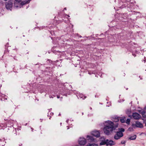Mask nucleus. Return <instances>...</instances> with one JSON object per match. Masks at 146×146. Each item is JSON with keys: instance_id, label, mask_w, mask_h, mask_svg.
Returning <instances> with one entry per match:
<instances>
[{"instance_id": "nucleus-42", "label": "nucleus", "mask_w": 146, "mask_h": 146, "mask_svg": "<svg viewBox=\"0 0 146 146\" xmlns=\"http://www.w3.org/2000/svg\"><path fill=\"white\" fill-rule=\"evenodd\" d=\"M5 98V99H6V100H7V98Z\"/></svg>"}, {"instance_id": "nucleus-5", "label": "nucleus", "mask_w": 146, "mask_h": 146, "mask_svg": "<svg viewBox=\"0 0 146 146\" xmlns=\"http://www.w3.org/2000/svg\"><path fill=\"white\" fill-rule=\"evenodd\" d=\"M92 135L96 137H99L100 136V132L99 131L95 130L92 131Z\"/></svg>"}, {"instance_id": "nucleus-30", "label": "nucleus", "mask_w": 146, "mask_h": 146, "mask_svg": "<svg viewBox=\"0 0 146 146\" xmlns=\"http://www.w3.org/2000/svg\"><path fill=\"white\" fill-rule=\"evenodd\" d=\"M131 129H133L132 128H129L128 129L129 131H131Z\"/></svg>"}, {"instance_id": "nucleus-36", "label": "nucleus", "mask_w": 146, "mask_h": 146, "mask_svg": "<svg viewBox=\"0 0 146 146\" xmlns=\"http://www.w3.org/2000/svg\"><path fill=\"white\" fill-rule=\"evenodd\" d=\"M61 115V114L60 113H59L58 115L59 116H60Z\"/></svg>"}, {"instance_id": "nucleus-19", "label": "nucleus", "mask_w": 146, "mask_h": 146, "mask_svg": "<svg viewBox=\"0 0 146 146\" xmlns=\"http://www.w3.org/2000/svg\"><path fill=\"white\" fill-rule=\"evenodd\" d=\"M14 129L15 130V133H14L16 134V135H17V131H18L19 129L18 128L17 129L15 128Z\"/></svg>"}, {"instance_id": "nucleus-21", "label": "nucleus", "mask_w": 146, "mask_h": 146, "mask_svg": "<svg viewBox=\"0 0 146 146\" xmlns=\"http://www.w3.org/2000/svg\"><path fill=\"white\" fill-rule=\"evenodd\" d=\"M9 50L8 49V48H7V50H5L4 51V53H6L7 52H9Z\"/></svg>"}, {"instance_id": "nucleus-35", "label": "nucleus", "mask_w": 146, "mask_h": 146, "mask_svg": "<svg viewBox=\"0 0 146 146\" xmlns=\"http://www.w3.org/2000/svg\"><path fill=\"white\" fill-rule=\"evenodd\" d=\"M88 73L90 74H91V73L90 72H89Z\"/></svg>"}, {"instance_id": "nucleus-26", "label": "nucleus", "mask_w": 146, "mask_h": 146, "mask_svg": "<svg viewBox=\"0 0 146 146\" xmlns=\"http://www.w3.org/2000/svg\"><path fill=\"white\" fill-rule=\"evenodd\" d=\"M126 7V6H125V5H122V8H124V7Z\"/></svg>"}, {"instance_id": "nucleus-23", "label": "nucleus", "mask_w": 146, "mask_h": 146, "mask_svg": "<svg viewBox=\"0 0 146 146\" xmlns=\"http://www.w3.org/2000/svg\"><path fill=\"white\" fill-rule=\"evenodd\" d=\"M125 143H126L125 141H121V144H125Z\"/></svg>"}, {"instance_id": "nucleus-16", "label": "nucleus", "mask_w": 146, "mask_h": 146, "mask_svg": "<svg viewBox=\"0 0 146 146\" xmlns=\"http://www.w3.org/2000/svg\"><path fill=\"white\" fill-rule=\"evenodd\" d=\"M11 123V121L10 120H9L6 123L7 126V127H9V126L8 125H9L10 123Z\"/></svg>"}, {"instance_id": "nucleus-18", "label": "nucleus", "mask_w": 146, "mask_h": 146, "mask_svg": "<svg viewBox=\"0 0 146 146\" xmlns=\"http://www.w3.org/2000/svg\"><path fill=\"white\" fill-rule=\"evenodd\" d=\"M109 141L108 139H107L104 141L105 143V144L106 145H108V143Z\"/></svg>"}, {"instance_id": "nucleus-22", "label": "nucleus", "mask_w": 146, "mask_h": 146, "mask_svg": "<svg viewBox=\"0 0 146 146\" xmlns=\"http://www.w3.org/2000/svg\"><path fill=\"white\" fill-rule=\"evenodd\" d=\"M106 144H105V142H102L101 143H100V145H105Z\"/></svg>"}, {"instance_id": "nucleus-32", "label": "nucleus", "mask_w": 146, "mask_h": 146, "mask_svg": "<svg viewBox=\"0 0 146 146\" xmlns=\"http://www.w3.org/2000/svg\"><path fill=\"white\" fill-rule=\"evenodd\" d=\"M125 0L128 2H129L130 1V0Z\"/></svg>"}, {"instance_id": "nucleus-10", "label": "nucleus", "mask_w": 146, "mask_h": 146, "mask_svg": "<svg viewBox=\"0 0 146 146\" xmlns=\"http://www.w3.org/2000/svg\"><path fill=\"white\" fill-rule=\"evenodd\" d=\"M31 0H28L26 1H22L21 3V5H25L29 3H30Z\"/></svg>"}, {"instance_id": "nucleus-40", "label": "nucleus", "mask_w": 146, "mask_h": 146, "mask_svg": "<svg viewBox=\"0 0 146 146\" xmlns=\"http://www.w3.org/2000/svg\"><path fill=\"white\" fill-rule=\"evenodd\" d=\"M0 99H1V100H2V98H0Z\"/></svg>"}, {"instance_id": "nucleus-4", "label": "nucleus", "mask_w": 146, "mask_h": 146, "mask_svg": "<svg viewBox=\"0 0 146 146\" xmlns=\"http://www.w3.org/2000/svg\"><path fill=\"white\" fill-rule=\"evenodd\" d=\"M79 144L80 145H85L86 143V140L84 138H80L78 141Z\"/></svg>"}, {"instance_id": "nucleus-1", "label": "nucleus", "mask_w": 146, "mask_h": 146, "mask_svg": "<svg viewBox=\"0 0 146 146\" xmlns=\"http://www.w3.org/2000/svg\"><path fill=\"white\" fill-rule=\"evenodd\" d=\"M106 123H107L104 125L103 130L105 134L108 135L110 134L111 133L115 130L118 126V123L114 124V123L110 120L107 121Z\"/></svg>"}, {"instance_id": "nucleus-25", "label": "nucleus", "mask_w": 146, "mask_h": 146, "mask_svg": "<svg viewBox=\"0 0 146 146\" xmlns=\"http://www.w3.org/2000/svg\"><path fill=\"white\" fill-rule=\"evenodd\" d=\"M0 96L3 97L4 96V94H2L1 93H0Z\"/></svg>"}, {"instance_id": "nucleus-3", "label": "nucleus", "mask_w": 146, "mask_h": 146, "mask_svg": "<svg viewBox=\"0 0 146 146\" xmlns=\"http://www.w3.org/2000/svg\"><path fill=\"white\" fill-rule=\"evenodd\" d=\"M123 134L122 133L117 131L116 132V134L115 135L114 138L116 140H118L123 137Z\"/></svg>"}, {"instance_id": "nucleus-34", "label": "nucleus", "mask_w": 146, "mask_h": 146, "mask_svg": "<svg viewBox=\"0 0 146 146\" xmlns=\"http://www.w3.org/2000/svg\"><path fill=\"white\" fill-rule=\"evenodd\" d=\"M22 145V144L21 143V144H19V146H21V145Z\"/></svg>"}, {"instance_id": "nucleus-44", "label": "nucleus", "mask_w": 146, "mask_h": 146, "mask_svg": "<svg viewBox=\"0 0 146 146\" xmlns=\"http://www.w3.org/2000/svg\"><path fill=\"white\" fill-rule=\"evenodd\" d=\"M144 108L146 109V107L145 108Z\"/></svg>"}, {"instance_id": "nucleus-11", "label": "nucleus", "mask_w": 146, "mask_h": 146, "mask_svg": "<svg viewBox=\"0 0 146 146\" xmlns=\"http://www.w3.org/2000/svg\"><path fill=\"white\" fill-rule=\"evenodd\" d=\"M87 138L88 140H90L91 141H94V138L92 136L88 135L87 136Z\"/></svg>"}, {"instance_id": "nucleus-15", "label": "nucleus", "mask_w": 146, "mask_h": 146, "mask_svg": "<svg viewBox=\"0 0 146 146\" xmlns=\"http://www.w3.org/2000/svg\"><path fill=\"white\" fill-rule=\"evenodd\" d=\"M119 131L122 133L125 131V129L122 128H119Z\"/></svg>"}, {"instance_id": "nucleus-20", "label": "nucleus", "mask_w": 146, "mask_h": 146, "mask_svg": "<svg viewBox=\"0 0 146 146\" xmlns=\"http://www.w3.org/2000/svg\"><path fill=\"white\" fill-rule=\"evenodd\" d=\"M96 145V146H97V144L95 143H93V144H90L89 146H94V145Z\"/></svg>"}, {"instance_id": "nucleus-7", "label": "nucleus", "mask_w": 146, "mask_h": 146, "mask_svg": "<svg viewBox=\"0 0 146 146\" xmlns=\"http://www.w3.org/2000/svg\"><path fill=\"white\" fill-rule=\"evenodd\" d=\"M13 6V4L12 3H7L6 4L5 7L6 8L8 9H10Z\"/></svg>"}, {"instance_id": "nucleus-13", "label": "nucleus", "mask_w": 146, "mask_h": 146, "mask_svg": "<svg viewBox=\"0 0 146 146\" xmlns=\"http://www.w3.org/2000/svg\"><path fill=\"white\" fill-rule=\"evenodd\" d=\"M119 119L121 123H124L125 122L126 118L125 117H122L121 118L119 117Z\"/></svg>"}, {"instance_id": "nucleus-6", "label": "nucleus", "mask_w": 146, "mask_h": 146, "mask_svg": "<svg viewBox=\"0 0 146 146\" xmlns=\"http://www.w3.org/2000/svg\"><path fill=\"white\" fill-rule=\"evenodd\" d=\"M132 116L134 118L136 119H138L141 117V115L136 112L133 113Z\"/></svg>"}, {"instance_id": "nucleus-14", "label": "nucleus", "mask_w": 146, "mask_h": 146, "mask_svg": "<svg viewBox=\"0 0 146 146\" xmlns=\"http://www.w3.org/2000/svg\"><path fill=\"white\" fill-rule=\"evenodd\" d=\"M137 136L136 135H134L133 136H131L129 138V139L131 140H134L136 139Z\"/></svg>"}, {"instance_id": "nucleus-43", "label": "nucleus", "mask_w": 146, "mask_h": 146, "mask_svg": "<svg viewBox=\"0 0 146 146\" xmlns=\"http://www.w3.org/2000/svg\"><path fill=\"white\" fill-rule=\"evenodd\" d=\"M92 109V108L91 107L90 108V109L91 110Z\"/></svg>"}, {"instance_id": "nucleus-39", "label": "nucleus", "mask_w": 146, "mask_h": 146, "mask_svg": "<svg viewBox=\"0 0 146 146\" xmlns=\"http://www.w3.org/2000/svg\"><path fill=\"white\" fill-rule=\"evenodd\" d=\"M2 141V139H0V141Z\"/></svg>"}, {"instance_id": "nucleus-37", "label": "nucleus", "mask_w": 146, "mask_h": 146, "mask_svg": "<svg viewBox=\"0 0 146 146\" xmlns=\"http://www.w3.org/2000/svg\"><path fill=\"white\" fill-rule=\"evenodd\" d=\"M64 10H66V8H64Z\"/></svg>"}, {"instance_id": "nucleus-8", "label": "nucleus", "mask_w": 146, "mask_h": 146, "mask_svg": "<svg viewBox=\"0 0 146 146\" xmlns=\"http://www.w3.org/2000/svg\"><path fill=\"white\" fill-rule=\"evenodd\" d=\"M119 117L117 116H114V117H113L112 119V120L113 123L114 122H116L115 123H117L119 120Z\"/></svg>"}, {"instance_id": "nucleus-41", "label": "nucleus", "mask_w": 146, "mask_h": 146, "mask_svg": "<svg viewBox=\"0 0 146 146\" xmlns=\"http://www.w3.org/2000/svg\"><path fill=\"white\" fill-rule=\"evenodd\" d=\"M68 121V120H67L66 121V122H67Z\"/></svg>"}, {"instance_id": "nucleus-29", "label": "nucleus", "mask_w": 146, "mask_h": 146, "mask_svg": "<svg viewBox=\"0 0 146 146\" xmlns=\"http://www.w3.org/2000/svg\"><path fill=\"white\" fill-rule=\"evenodd\" d=\"M57 97L58 98H60V97L58 95H57Z\"/></svg>"}, {"instance_id": "nucleus-33", "label": "nucleus", "mask_w": 146, "mask_h": 146, "mask_svg": "<svg viewBox=\"0 0 146 146\" xmlns=\"http://www.w3.org/2000/svg\"><path fill=\"white\" fill-rule=\"evenodd\" d=\"M31 129L32 131H33V128H31Z\"/></svg>"}, {"instance_id": "nucleus-46", "label": "nucleus", "mask_w": 146, "mask_h": 146, "mask_svg": "<svg viewBox=\"0 0 146 146\" xmlns=\"http://www.w3.org/2000/svg\"><path fill=\"white\" fill-rule=\"evenodd\" d=\"M4 140H5V139L4 138Z\"/></svg>"}, {"instance_id": "nucleus-2", "label": "nucleus", "mask_w": 146, "mask_h": 146, "mask_svg": "<svg viewBox=\"0 0 146 146\" xmlns=\"http://www.w3.org/2000/svg\"><path fill=\"white\" fill-rule=\"evenodd\" d=\"M131 126L135 129L136 127L142 128L143 127V125L138 121H136L135 123H133L132 124Z\"/></svg>"}, {"instance_id": "nucleus-17", "label": "nucleus", "mask_w": 146, "mask_h": 146, "mask_svg": "<svg viewBox=\"0 0 146 146\" xmlns=\"http://www.w3.org/2000/svg\"><path fill=\"white\" fill-rule=\"evenodd\" d=\"M130 119L129 118H127L126 121V123L128 124H129L130 123Z\"/></svg>"}, {"instance_id": "nucleus-38", "label": "nucleus", "mask_w": 146, "mask_h": 146, "mask_svg": "<svg viewBox=\"0 0 146 146\" xmlns=\"http://www.w3.org/2000/svg\"><path fill=\"white\" fill-rule=\"evenodd\" d=\"M8 44V43H7V44H6L5 45V47H6V46H7V45Z\"/></svg>"}, {"instance_id": "nucleus-45", "label": "nucleus", "mask_w": 146, "mask_h": 146, "mask_svg": "<svg viewBox=\"0 0 146 146\" xmlns=\"http://www.w3.org/2000/svg\"><path fill=\"white\" fill-rule=\"evenodd\" d=\"M145 126H146V123H145Z\"/></svg>"}, {"instance_id": "nucleus-47", "label": "nucleus", "mask_w": 146, "mask_h": 146, "mask_svg": "<svg viewBox=\"0 0 146 146\" xmlns=\"http://www.w3.org/2000/svg\"><path fill=\"white\" fill-rule=\"evenodd\" d=\"M2 146H5L4 145H3Z\"/></svg>"}, {"instance_id": "nucleus-9", "label": "nucleus", "mask_w": 146, "mask_h": 146, "mask_svg": "<svg viewBox=\"0 0 146 146\" xmlns=\"http://www.w3.org/2000/svg\"><path fill=\"white\" fill-rule=\"evenodd\" d=\"M139 112L140 113H141L142 116L146 118V116L145 115V114L146 112L144 110H140L139 111Z\"/></svg>"}, {"instance_id": "nucleus-28", "label": "nucleus", "mask_w": 146, "mask_h": 146, "mask_svg": "<svg viewBox=\"0 0 146 146\" xmlns=\"http://www.w3.org/2000/svg\"><path fill=\"white\" fill-rule=\"evenodd\" d=\"M77 35L78 36H79V37H80V38H81V37H82V36H81V35L79 36L78 34H77Z\"/></svg>"}, {"instance_id": "nucleus-31", "label": "nucleus", "mask_w": 146, "mask_h": 146, "mask_svg": "<svg viewBox=\"0 0 146 146\" xmlns=\"http://www.w3.org/2000/svg\"><path fill=\"white\" fill-rule=\"evenodd\" d=\"M0 82H3V80L0 78Z\"/></svg>"}, {"instance_id": "nucleus-12", "label": "nucleus", "mask_w": 146, "mask_h": 146, "mask_svg": "<svg viewBox=\"0 0 146 146\" xmlns=\"http://www.w3.org/2000/svg\"><path fill=\"white\" fill-rule=\"evenodd\" d=\"M108 145H110V146L114 145L115 144V143L112 140H110L108 143Z\"/></svg>"}, {"instance_id": "nucleus-27", "label": "nucleus", "mask_w": 146, "mask_h": 146, "mask_svg": "<svg viewBox=\"0 0 146 146\" xmlns=\"http://www.w3.org/2000/svg\"><path fill=\"white\" fill-rule=\"evenodd\" d=\"M16 1L19 2H20V0H15Z\"/></svg>"}, {"instance_id": "nucleus-24", "label": "nucleus", "mask_w": 146, "mask_h": 146, "mask_svg": "<svg viewBox=\"0 0 146 146\" xmlns=\"http://www.w3.org/2000/svg\"><path fill=\"white\" fill-rule=\"evenodd\" d=\"M10 128L11 129L13 130V131H14V127L12 126V125H11L10 126Z\"/></svg>"}]
</instances>
